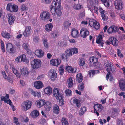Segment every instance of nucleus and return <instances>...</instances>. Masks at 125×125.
<instances>
[{"label": "nucleus", "mask_w": 125, "mask_h": 125, "mask_svg": "<svg viewBox=\"0 0 125 125\" xmlns=\"http://www.w3.org/2000/svg\"><path fill=\"white\" fill-rule=\"evenodd\" d=\"M67 87L69 88L72 87L73 85V81L71 77H70L67 80Z\"/></svg>", "instance_id": "nucleus-34"}, {"label": "nucleus", "mask_w": 125, "mask_h": 125, "mask_svg": "<svg viewBox=\"0 0 125 125\" xmlns=\"http://www.w3.org/2000/svg\"><path fill=\"white\" fill-rule=\"evenodd\" d=\"M49 75L52 81L55 80L57 76V73H56L55 70L53 69H51L50 70Z\"/></svg>", "instance_id": "nucleus-12"}, {"label": "nucleus", "mask_w": 125, "mask_h": 125, "mask_svg": "<svg viewBox=\"0 0 125 125\" xmlns=\"http://www.w3.org/2000/svg\"><path fill=\"white\" fill-rule=\"evenodd\" d=\"M106 43L107 45L112 44L114 46H116L118 44V41L116 38L113 37H110L108 40L106 41Z\"/></svg>", "instance_id": "nucleus-8"}, {"label": "nucleus", "mask_w": 125, "mask_h": 125, "mask_svg": "<svg viewBox=\"0 0 125 125\" xmlns=\"http://www.w3.org/2000/svg\"><path fill=\"white\" fill-rule=\"evenodd\" d=\"M49 13L46 11H43L42 12L40 15V18L42 20H48L50 17Z\"/></svg>", "instance_id": "nucleus-13"}, {"label": "nucleus", "mask_w": 125, "mask_h": 125, "mask_svg": "<svg viewBox=\"0 0 125 125\" xmlns=\"http://www.w3.org/2000/svg\"><path fill=\"white\" fill-rule=\"evenodd\" d=\"M32 105V102L29 100H27L23 102L21 104V107L22 110L24 111H26L29 109Z\"/></svg>", "instance_id": "nucleus-3"}, {"label": "nucleus", "mask_w": 125, "mask_h": 125, "mask_svg": "<svg viewBox=\"0 0 125 125\" xmlns=\"http://www.w3.org/2000/svg\"><path fill=\"white\" fill-rule=\"evenodd\" d=\"M81 8V6L79 4H75L73 6L74 8L76 10H78L80 9Z\"/></svg>", "instance_id": "nucleus-56"}, {"label": "nucleus", "mask_w": 125, "mask_h": 125, "mask_svg": "<svg viewBox=\"0 0 125 125\" xmlns=\"http://www.w3.org/2000/svg\"><path fill=\"white\" fill-rule=\"evenodd\" d=\"M1 49L2 50L3 52H4L5 51L4 43L3 41L1 40Z\"/></svg>", "instance_id": "nucleus-59"}, {"label": "nucleus", "mask_w": 125, "mask_h": 125, "mask_svg": "<svg viewBox=\"0 0 125 125\" xmlns=\"http://www.w3.org/2000/svg\"><path fill=\"white\" fill-rule=\"evenodd\" d=\"M78 31L76 29H73L72 31L71 35L73 38H77L79 36Z\"/></svg>", "instance_id": "nucleus-37"}, {"label": "nucleus", "mask_w": 125, "mask_h": 125, "mask_svg": "<svg viewBox=\"0 0 125 125\" xmlns=\"http://www.w3.org/2000/svg\"><path fill=\"white\" fill-rule=\"evenodd\" d=\"M66 95L67 96H70L71 95V91L69 89L66 90L65 91Z\"/></svg>", "instance_id": "nucleus-53"}, {"label": "nucleus", "mask_w": 125, "mask_h": 125, "mask_svg": "<svg viewBox=\"0 0 125 125\" xmlns=\"http://www.w3.org/2000/svg\"><path fill=\"white\" fill-rule=\"evenodd\" d=\"M45 93L48 95H50L52 92V89L50 86H48L45 88L44 89Z\"/></svg>", "instance_id": "nucleus-32"}, {"label": "nucleus", "mask_w": 125, "mask_h": 125, "mask_svg": "<svg viewBox=\"0 0 125 125\" xmlns=\"http://www.w3.org/2000/svg\"><path fill=\"white\" fill-rule=\"evenodd\" d=\"M78 52V48L75 47L73 48L68 49L65 51L66 54L67 56L69 57L71 56L74 54H77Z\"/></svg>", "instance_id": "nucleus-6"}, {"label": "nucleus", "mask_w": 125, "mask_h": 125, "mask_svg": "<svg viewBox=\"0 0 125 125\" xmlns=\"http://www.w3.org/2000/svg\"><path fill=\"white\" fill-rule=\"evenodd\" d=\"M10 69H12L13 73L16 76V77L18 78H20L21 74L16 69L14 65L12 64L10 65Z\"/></svg>", "instance_id": "nucleus-25"}, {"label": "nucleus", "mask_w": 125, "mask_h": 125, "mask_svg": "<svg viewBox=\"0 0 125 125\" xmlns=\"http://www.w3.org/2000/svg\"><path fill=\"white\" fill-rule=\"evenodd\" d=\"M117 55L118 56L120 57H122L123 56V54L121 53L119 49H118L117 50Z\"/></svg>", "instance_id": "nucleus-64"}, {"label": "nucleus", "mask_w": 125, "mask_h": 125, "mask_svg": "<svg viewBox=\"0 0 125 125\" xmlns=\"http://www.w3.org/2000/svg\"><path fill=\"white\" fill-rule=\"evenodd\" d=\"M96 43L99 44L102 47L103 46V43L102 42V35H99L97 37L96 40Z\"/></svg>", "instance_id": "nucleus-33"}, {"label": "nucleus", "mask_w": 125, "mask_h": 125, "mask_svg": "<svg viewBox=\"0 0 125 125\" xmlns=\"http://www.w3.org/2000/svg\"><path fill=\"white\" fill-rule=\"evenodd\" d=\"M6 49L9 52L12 53H15L14 47L11 43H9L6 44Z\"/></svg>", "instance_id": "nucleus-20"}, {"label": "nucleus", "mask_w": 125, "mask_h": 125, "mask_svg": "<svg viewBox=\"0 0 125 125\" xmlns=\"http://www.w3.org/2000/svg\"><path fill=\"white\" fill-rule=\"evenodd\" d=\"M79 65L83 66L84 65L85 63V60L83 58H81L79 59Z\"/></svg>", "instance_id": "nucleus-48"}, {"label": "nucleus", "mask_w": 125, "mask_h": 125, "mask_svg": "<svg viewBox=\"0 0 125 125\" xmlns=\"http://www.w3.org/2000/svg\"><path fill=\"white\" fill-rule=\"evenodd\" d=\"M44 105L45 110L46 111H50L52 106L51 102L48 101H46V103Z\"/></svg>", "instance_id": "nucleus-26"}, {"label": "nucleus", "mask_w": 125, "mask_h": 125, "mask_svg": "<svg viewBox=\"0 0 125 125\" xmlns=\"http://www.w3.org/2000/svg\"><path fill=\"white\" fill-rule=\"evenodd\" d=\"M59 71L61 75H62L63 74L64 71V67L63 65H61L59 67Z\"/></svg>", "instance_id": "nucleus-45"}, {"label": "nucleus", "mask_w": 125, "mask_h": 125, "mask_svg": "<svg viewBox=\"0 0 125 125\" xmlns=\"http://www.w3.org/2000/svg\"><path fill=\"white\" fill-rule=\"evenodd\" d=\"M34 86L36 89H39L43 87L42 83L40 81H36L34 82Z\"/></svg>", "instance_id": "nucleus-23"}, {"label": "nucleus", "mask_w": 125, "mask_h": 125, "mask_svg": "<svg viewBox=\"0 0 125 125\" xmlns=\"http://www.w3.org/2000/svg\"><path fill=\"white\" fill-rule=\"evenodd\" d=\"M76 78L77 81L79 83L81 82L82 80L83 77L80 73L77 74L76 75Z\"/></svg>", "instance_id": "nucleus-44"}, {"label": "nucleus", "mask_w": 125, "mask_h": 125, "mask_svg": "<svg viewBox=\"0 0 125 125\" xmlns=\"http://www.w3.org/2000/svg\"><path fill=\"white\" fill-rule=\"evenodd\" d=\"M73 102L78 108L80 107L81 106V101L78 99L76 98L73 99Z\"/></svg>", "instance_id": "nucleus-39"}, {"label": "nucleus", "mask_w": 125, "mask_h": 125, "mask_svg": "<svg viewBox=\"0 0 125 125\" xmlns=\"http://www.w3.org/2000/svg\"><path fill=\"white\" fill-rule=\"evenodd\" d=\"M6 17L8 19V22L10 25H11L14 23L15 19L14 16L10 13H9L7 15Z\"/></svg>", "instance_id": "nucleus-19"}, {"label": "nucleus", "mask_w": 125, "mask_h": 125, "mask_svg": "<svg viewBox=\"0 0 125 125\" xmlns=\"http://www.w3.org/2000/svg\"><path fill=\"white\" fill-rule=\"evenodd\" d=\"M71 25V23H69V21H65L64 23V26L65 28H67Z\"/></svg>", "instance_id": "nucleus-58"}, {"label": "nucleus", "mask_w": 125, "mask_h": 125, "mask_svg": "<svg viewBox=\"0 0 125 125\" xmlns=\"http://www.w3.org/2000/svg\"><path fill=\"white\" fill-rule=\"evenodd\" d=\"M59 45L61 46L65 47L67 45V43L66 41H62L59 43Z\"/></svg>", "instance_id": "nucleus-55"}, {"label": "nucleus", "mask_w": 125, "mask_h": 125, "mask_svg": "<svg viewBox=\"0 0 125 125\" xmlns=\"http://www.w3.org/2000/svg\"><path fill=\"white\" fill-rule=\"evenodd\" d=\"M99 73V71L97 70H93L89 71V75L90 77H92L93 75Z\"/></svg>", "instance_id": "nucleus-42"}, {"label": "nucleus", "mask_w": 125, "mask_h": 125, "mask_svg": "<svg viewBox=\"0 0 125 125\" xmlns=\"http://www.w3.org/2000/svg\"><path fill=\"white\" fill-rule=\"evenodd\" d=\"M120 111V110L118 109L113 108L112 116L114 118H116L118 115Z\"/></svg>", "instance_id": "nucleus-31"}, {"label": "nucleus", "mask_w": 125, "mask_h": 125, "mask_svg": "<svg viewBox=\"0 0 125 125\" xmlns=\"http://www.w3.org/2000/svg\"><path fill=\"white\" fill-rule=\"evenodd\" d=\"M50 11L53 16L60 17L62 14L61 10L62 7L61 6L55 7L50 8Z\"/></svg>", "instance_id": "nucleus-2"}, {"label": "nucleus", "mask_w": 125, "mask_h": 125, "mask_svg": "<svg viewBox=\"0 0 125 125\" xmlns=\"http://www.w3.org/2000/svg\"><path fill=\"white\" fill-rule=\"evenodd\" d=\"M65 69L69 73H75L76 70V68H72L70 66H67Z\"/></svg>", "instance_id": "nucleus-29"}, {"label": "nucleus", "mask_w": 125, "mask_h": 125, "mask_svg": "<svg viewBox=\"0 0 125 125\" xmlns=\"http://www.w3.org/2000/svg\"><path fill=\"white\" fill-rule=\"evenodd\" d=\"M61 122L63 125H68V123L67 120L65 118H62Z\"/></svg>", "instance_id": "nucleus-50"}, {"label": "nucleus", "mask_w": 125, "mask_h": 125, "mask_svg": "<svg viewBox=\"0 0 125 125\" xmlns=\"http://www.w3.org/2000/svg\"><path fill=\"white\" fill-rule=\"evenodd\" d=\"M1 35L4 38H10L11 35L9 33L7 32H3L1 33Z\"/></svg>", "instance_id": "nucleus-46"}, {"label": "nucleus", "mask_w": 125, "mask_h": 125, "mask_svg": "<svg viewBox=\"0 0 125 125\" xmlns=\"http://www.w3.org/2000/svg\"><path fill=\"white\" fill-rule=\"evenodd\" d=\"M46 102L43 99H39L36 101V105L38 108H40L44 105Z\"/></svg>", "instance_id": "nucleus-22"}, {"label": "nucleus", "mask_w": 125, "mask_h": 125, "mask_svg": "<svg viewBox=\"0 0 125 125\" xmlns=\"http://www.w3.org/2000/svg\"><path fill=\"white\" fill-rule=\"evenodd\" d=\"M9 94H6L5 97H2V100L4 101L5 103H6L10 105L12 104V102L11 100L9 99Z\"/></svg>", "instance_id": "nucleus-24"}, {"label": "nucleus", "mask_w": 125, "mask_h": 125, "mask_svg": "<svg viewBox=\"0 0 125 125\" xmlns=\"http://www.w3.org/2000/svg\"><path fill=\"white\" fill-rule=\"evenodd\" d=\"M32 32L31 27L30 26H27L25 27L23 35L25 37H27L31 34Z\"/></svg>", "instance_id": "nucleus-18"}, {"label": "nucleus", "mask_w": 125, "mask_h": 125, "mask_svg": "<svg viewBox=\"0 0 125 125\" xmlns=\"http://www.w3.org/2000/svg\"><path fill=\"white\" fill-rule=\"evenodd\" d=\"M101 1L106 7H108L110 6L109 0H101Z\"/></svg>", "instance_id": "nucleus-47"}, {"label": "nucleus", "mask_w": 125, "mask_h": 125, "mask_svg": "<svg viewBox=\"0 0 125 125\" xmlns=\"http://www.w3.org/2000/svg\"><path fill=\"white\" fill-rule=\"evenodd\" d=\"M35 54L37 57L40 58L43 56L44 52L43 51L40 49L37 50L35 51Z\"/></svg>", "instance_id": "nucleus-28"}, {"label": "nucleus", "mask_w": 125, "mask_h": 125, "mask_svg": "<svg viewBox=\"0 0 125 125\" xmlns=\"http://www.w3.org/2000/svg\"><path fill=\"white\" fill-rule=\"evenodd\" d=\"M23 48L26 50H27L29 48V46L27 43H24L22 45Z\"/></svg>", "instance_id": "nucleus-57"}, {"label": "nucleus", "mask_w": 125, "mask_h": 125, "mask_svg": "<svg viewBox=\"0 0 125 125\" xmlns=\"http://www.w3.org/2000/svg\"><path fill=\"white\" fill-rule=\"evenodd\" d=\"M94 107L95 110L98 111L99 112L103 110L104 108L101 104H95L94 106Z\"/></svg>", "instance_id": "nucleus-30"}, {"label": "nucleus", "mask_w": 125, "mask_h": 125, "mask_svg": "<svg viewBox=\"0 0 125 125\" xmlns=\"http://www.w3.org/2000/svg\"><path fill=\"white\" fill-rule=\"evenodd\" d=\"M67 56L66 54H65L64 53L63 54L61 55V57L62 59H66V60L67 59Z\"/></svg>", "instance_id": "nucleus-63"}, {"label": "nucleus", "mask_w": 125, "mask_h": 125, "mask_svg": "<svg viewBox=\"0 0 125 125\" xmlns=\"http://www.w3.org/2000/svg\"><path fill=\"white\" fill-rule=\"evenodd\" d=\"M15 61L16 63L25 62L26 63L28 64L29 62V60L26 59V56L24 54H23L16 58Z\"/></svg>", "instance_id": "nucleus-7"}, {"label": "nucleus", "mask_w": 125, "mask_h": 125, "mask_svg": "<svg viewBox=\"0 0 125 125\" xmlns=\"http://www.w3.org/2000/svg\"><path fill=\"white\" fill-rule=\"evenodd\" d=\"M89 34V32L85 28H83L81 29L80 31V36L83 38H86Z\"/></svg>", "instance_id": "nucleus-14"}, {"label": "nucleus", "mask_w": 125, "mask_h": 125, "mask_svg": "<svg viewBox=\"0 0 125 125\" xmlns=\"http://www.w3.org/2000/svg\"><path fill=\"white\" fill-rule=\"evenodd\" d=\"M27 6L24 4H22L21 6V9L22 10L26 11L28 9Z\"/></svg>", "instance_id": "nucleus-51"}, {"label": "nucleus", "mask_w": 125, "mask_h": 125, "mask_svg": "<svg viewBox=\"0 0 125 125\" xmlns=\"http://www.w3.org/2000/svg\"><path fill=\"white\" fill-rule=\"evenodd\" d=\"M61 0H53L50 8L55 7L61 6Z\"/></svg>", "instance_id": "nucleus-21"}, {"label": "nucleus", "mask_w": 125, "mask_h": 125, "mask_svg": "<svg viewBox=\"0 0 125 125\" xmlns=\"http://www.w3.org/2000/svg\"><path fill=\"white\" fill-rule=\"evenodd\" d=\"M109 78V80L110 81H113V77L110 74V73H107L106 76V78L107 80H108Z\"/></svg>", "instance_id": "nucleus-49"}, {"label": "nucleus", "mask_w": 125, "mask_h": 125, "mask_svg": "<svg viewBox=\"0 0 125 125\" xmlns=\"http://www.w3.org/2000/svg\"><path fill=\"white\" fill-rule=\"evenodd\" d=\"M1 74L3 77L5 79L7 78L8 76L6 75V73L4 71H2L1 72Z\"/></svg>", "instance_id": "nucleus-60"}, {"label": "nucleus", "mask_w": 125, "mask_h": 125, "mask_svg": "<svg viewBox=\"0 0 125 125\" xmlns=\"http://www.w3.org/2000/svg\"><path fill=\"white\" fill-rule=\"evenodd\" d=\"M30 91L31 95H33L34 97H37L38 98L41 97V95L40 92L35 91L32 89H31Z\"/></svg>", "instance_id": "nucleus-35"}, {"label": "nucleus", "mask_w": 125, "mask_h": 125, "mask_svg": "<svg viewBox=\"0 0 125 125\" xmlns=\"http://www.w3.org/2000/svg\"><path fill=\"white\" fill-rule=\"evenodd\" d=\"M119 86L120 89L123 91L125 90V80H121L119 83Z\"/></svg>", "instance_id": "nucleus-38"}, {"label": "nucleus", "mask_w": 125, "mask_h": 125, "mask_svg": "<svg viewBox=\"0 0 125 125\" xmlns=\"http://www.w3.org/2000/svg\"><path fill=\"white\" fill-rule=\"evenodd\" d=\"M62 93V91L59 88H54L53 89V96L57 100H59V104L61 106H62L64 103L63 99L64 97Z\"/></svg>", "instance_id": "nucleus-1"}, {"label": "nucleus", "mask_w": 125, "mask_h": 125, "mask_svg": "<svg viewBox=\"0 0 125 125\" xmlns=\"http://www.w3.org/2000/svg\"><path fill=\"white\" fill-rule=\"evenodd\" d=\"M61 61L59 58L52 59L50 60V64L53 66L58 67L61 64Z\"/></svg>", "instance_id": "nucleus-10"}, {"label": "nucleus", "mask_w": 125, "mask_h": 125, "mask_svg": "<svg viewBox=\"0 0 125 125\" xmlns=\"http://www.w3.org/2000/svg\"><path fill=\"white\" fill-rule=\"evenodd\" d=\"M33 40L34 42L37 43L39 42V40L38 37H35L33 38Z\"/></svg>", "instance_id": "nucleus-61"}, {"label": "nucleus", "mask_w": 125, "mask_h": 125, "mask_svg": "<svg viewBox=\"0 0 125 125\" xmlns=\"http://www.w3.org/2000/svg\"><path fill=\"white\" fill-rule=\"evenodd\" d=\"M78 87L79 90L81 91H83L84 88V83H82L79 84L78 85Z\"/></svg>", "instance_id": "nucleus-52"}, {"label": "nucleus", "mask_w": 125, "mask_h": 125, "mask_svg": "<svg viewBox=\"0 0 125 125\" xmlns=\"http://www.w3.org/2000/svg\"><path fill=\"white\" fill-rule=\"evenodd\" d=\"M53 27L52 24L51 23L46 24L45 27V30L48 32H49L52 31Z\"/></svg>", "instance_id": "nucleus-36"}, {"label": "nucleus", "mask_w": 125, "mask_h": 125, "mask_svg": "<svg viewBox=\"0 0 125 125\" xmlns=\"http://www.w3.org/2000/svg\"><path fill=\"white\" fill-rule=\"evenodd\" d=\"M47 41V39H44L43 40V43L44 45V46L46 48H48V47Z\"/></svg>", "instance_id": "nucleus-54"}, {"label": "nucleus", "mask_w": 125, "mask_h": 125, "mask_svg": "<svg viewBox=\"0 0 125 125\" xmlns=\"http://www.w3.org/2000/svg\"><path fill=\"white\" fill-rule=\"evenodd\" d=\"M117 28L115 25H112L107 30V31L109 33H115L117 31Z\"/></svg>", "instance_id": "nucleus-27"}, {"label": "nucleus", "mask_w": 125, "mask_h": 125, "mask_svg": "<svg viewBox=\"0 0 125 125\" xmlns=\"http://www.w3.org/2000/svg\"><path fill=\"white\" fill-rule=\"evenodd\" d=\"M105 65L106 70L109 73H110V72L114 73L115 72V70L112 68L113 66L111 62H107Z\"/></svg>", "instance_id": "nucleus-11"}, {"label": "nucleus", "mask_w": 125, "mask_h": 125, "mask_svg": "<svg viewBox=\"0 0 125 125\" xmlns=\"http://www.w3.org/2000/svg\"><path fill=\"white\" fill-rule=\"evenodd\" d=\"M31 67L34 69L39 68L41 65L42 62L40 60L34 59L31 62Z\"/></svg>", "instance_id": "nucleus-4"}, {"label": "nucleus", "mask_w": 125, "mask_h": 125, "mask_svg": "<svg viewBox=\"0 0 125 125\" xmlns=\"http://www.w3.org/2000/svg\"><path fill=\"white\" fill-rule=\"evenodd\" d=\"M31 114L32 118H36L38 116L39 113L37 110H35L31 112Z\"/></svg>", "instance_id": "nucleus-41"}, {"label": "nucleus", "mask_w": 125, "mask_h": 125, "mask_svg": "<svg viewBox=\"0 0 125 125\" xmlns=\"http://www.w3.org/2000/svg\"><path fill=\"white\" fill-rule=\"evenodd\" d=\"M89 24L91 27L94 28L96 29H98L100 28L99 23L93 19H90Z\"/></svg>", "instance_id": "nucleus-9"}, {"label": "nucleus", "mask_w": 125, "mask_h": 125, "mask_svg": "<svg viewBox=\"0 0 125 125\" xmlns=\"http://www.w3.org/2000/svg\"><path fill=\"white\" fill-rule=\"evenodd\" d=\"M115 7L118 10L122 9L123 7V3L121 0H116L114 2Z\"/></svg>", "instance_id": "nucleus-15"}, {"label": "nucleus", "mask_w": 125, "mask_h": 125, "mask_svg": "<svg viewBox=\"0 0 125 125\" xmlns=\"http://www.w3.org/2000/svg\"><path fill=\"white\" fill-rule=\"evenodd\" d=\"M87 109L85 106L82 107L79 111V115H82L86 111Z\"/></svg>", "instance_id": "nucleus-43"}, {"label": "nucleus", "mask_w": 125, "mask_h": 125, "mask_svg": "<svg viewBox=\"0 0 125 125\" xmlns=\"http://www.w3.org/2000/svg\"><path fill=\"white\" fill-rule=\"evenodd\" d=\"M90 64L92 66H95L96 65L98 62V58L95 56H92L89 59Z\"/></svg>", "instance_id": "nucleus-16"}, {"label": "nucleus", "mask_w": 125, "mask_h": 125, "mask_svg": "<svg viewBox=\"0 0 125 125\" xmlns=\"http://www.w3.org/2000/svg\"><path fill=\"white\" fill-rule=\"evenodd\" d=\"M6 9L8 11L12 12H16L18 10V6L15 4L9 3L7 4Z\"/></svg>", "instance_id": "nucleus-5"}, {"label": "nucleus", "mask_w": 125, "mask_h": 125, "mask_svg": "<svg viewBox=\"0 0 125 125\" xmlns=\"http://www.w3.org/2000/svg\"><path fill=\"white\" fill-rule=\"evenodd\" d=\"M20 72L22 76L25 77L27 76L29 73L27 68L25 67L21 68L20 70Z\"/></svg>", "instance_id": "nucleus-17"}, {"label": "nucleus", "mask_w": 125, "mask_h": 125, "mask_svg": "<svg viewBox=\"0 0 125 125\" xmlns=\"http://www.w3.org/2000/svg\"><path fill=\"white\" fill-rule=\"evenodd\" d=\"M53 113L57 114H58L60 112V109L59 106L56 104H55L53 106Z\"/></svg>", "instance_id": "nucleus-40"}, {"label": "nucleus", "mask_w": 125, "mask_h": 125, "mask_svg": "<svg viewBox=\"0 0 125 125\" xmlns=\"http://www.w3.org/2000/svg\"><path fill=\"white\" fill-rule=\"evenodd\" d=\"M101 16L102 17V19L104 21L106 20L107 19V17L104 14L101 15Z\"/></svg>", "instance_id": "nucleus-62"}]
</instances>
